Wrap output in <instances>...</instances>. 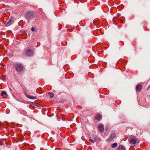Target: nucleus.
<instances>
[{"label": "nucleus", "mask_w": 150, "mask_h": 150, "mask_svg": "<svg viewBox=\"0 0 150 150\" xmlns=\"http://www.w3.org/2000/svg\"><path fill=\"white\" fill-rule=\"evenodd\" d=\"M31 30L32 31H34V28L32 27L31 28Z\"/></svg>", "instance_id": "17"}, {"label": "nucleus", "mask_w": 150, "mask_h": 150, "mask_svg": "<svg viewBox=\"0 0 150 150\" xmlns=\"http://www.w3.org/2000/svg\"><path fill=\"white\" fill-rule=\"evenodd\" d=\"M23 68V65L21 64L17 63L16 65V70L17 71H22Z\"/></svg>", "instance_id": "1"}, {"label": "nucleus", "mask_w": 150, "mask_h": 150, "mask_svg": "<svg viewBox=\"0 0 150 150\" xmlns=\"http://www.w3.org/2000/svg\"><path fill=\"white\" fill-rule=\"evenodd\" d=\"M1 95L4 98H5L7 97L8 95L5 91H3L1 93Z\"/></svg>", "instance_id": "7"}, {"label": "nucleus", "mask_w": 150, "mask_h": 150, "mask_svg": "<svg viewBox=\"0 0 150 150\" xmlns=\"http://www.w3.org/2000/svg\"><path fill=\"white\" fill-rule=\"evenodd\" d=\"M93 139H89V141L92 142L93 143H94L96 141V138L95 137H94L93 138Z\"/></svg>", "instance_id": "12"}, {"label": "nucleus", "mask_w": 150, "mask_h": 150, "mask_svg": "<svg viewBox=\"0 0 150 150\" xmlns=\"http://www.w3.org/2000/svg\"><path fill=\"white\" fill-rule=\"evenodd\" d=\"M142 86L141 85H138L136 87V89L138 91H140L142 90Z\"/></svg>", "instance_id": "8"}, {"label": "nucleus", "mask_w": 150, "mask_h": 150, "mask_svg": "<svg viewBox=\"0 0 150 150\" xmlns=\"http://www.w3.org/2000/svg\"><path fill=\"white\" fill-rule=\"evenodd\" d=\"M137 141V139L134 136H133L130 138V144H136Z\"/></svg>", "instance_id": "2"}, {"label": "nucleus", "mask_w": 150, "mask_h": 150, "mask_svg": "<svg viewBox=\"0 0 150 150\" xmlns=\"http://www.w3.org/2000/svg\"><path fill=\"white\" fill-rule=\"evenodd\" d=\"M48 94L51 98H52L54 96V94L50 92L48 93Z\"/></svg>", "instance_id": "13"}, {"label": "nucleus", "mask_w": 150, "mask_h": 150, "mask_svg": "<svg viewBox=\"0 0 150 150\" xmlns=\"http://www.w3.org/2000/svg\"><path fill=\"white\" fill-rule=\"evenodd\" d=\"M115 134L114 133H112L108 138V140L112 141L114 138L115 137Z\"/></svg>", "instance_id": "6"}, {"label": "nucleus", "mask_w": 150, "mask_h": 150, "mask_svg": "<svg viewBox=\"0 0 150 150\" xmlns=\"http://www.w3.org/2000/svg\"><path fill=\"white\" fill-rule=\"evenodd\" d=\"M25 96L28 98L30 99H37V98L35 96H32L29 94H27L26 92H25Z\"/></svg>", "instance_id": "5"}, {"label": "nucleus", "mask_w": 150, "mask_h": 150, "mask_svg": "<svg viewBox=\"0 0 150 150\" xmlns=\"http://www.w3.org/2000/svg\"><path fill=\"white\" fill-rule=\"evenodd\" d=\"M1 123L0 122V125H1Z\"/></svg>", "instance_id": "18"}, {"label": "nucleus", "mask_w": 150, "mask_h": 150, "mask_svg": "<svg viewBox=\"0 0 150 150\" xmlns=\"http://www.w3.org/2000/svg\"><path fill=\"white\" fill-rule=\"evenodd\" d=\"M33 16V13L32 12H29L26 13L25 15V17L27 19H29L30 18Z\"/></svg>", "instance_id": "3"}, {"label": "nucleus", "mask_w": 150, "mask_h": 150, "mask_svg": "<svg viewBox=\"0 0 150 150\" xmlns=\"http://www.w3.org/2000/svg\"><path fill=\"white\" fill-rule=\"evenodd\" d=\"M11 20H10L6 23V24L7 26H8V25H11Z\"/></svg>", "instance_id": "14"}, {"label": "nucleus", "mask_w": 150, "mask_h": 150, "mask_svg": "<svg viewBox=\"0 0 150 150\" xmlns=\"http://www.w3.org/2000/svg\"><path fill=\"white\" fill-rule=\"evenodd\" d=\"M118 150H125V148L124 146L121 145L118 147Z\"/></svg>", "instance_id": "11"}, {"label": "nucleus", "mask_w": 150, "mask_h": 150, "mask_svg": "<svg viewBox=\"0 0 150 150\" xmlns=\"http://www.w3.org/2000/svg\"><path fill=\"white\" fill-rule=\"evenodd\" d=\"M102 117L100 114H98L95 116V118L97 120H100Z\"/></svg>", "instance_id": "10"}, {"label": "nucleus", "mask_w": 150, "mask_h": 150, "mask_svg": "<svg viewBox=\"0 0 150 150\" xmlns=\"http://www.w3.org/2000/svg\"><path fill=\"white\" fill-rule=\"evenodd\" d=\"M99 130L100 132L103 131L104 130V126L102 125H100L98 127Z\"/></svg>", "instance_id": "9"}, {"label": "nucleus", "mask_w": 150, "mask_h": 150, "mask_svg": "<svg viewBox=\"0 0 150 150\" xmlns=\"http://www.w3.org/2000/svg\"><path fill=\"white\" fill-rule=\"evenodd\" d=\"M117 144L116 143H115L111 145V146L112 147L114 148L117 147Z\"/></svg>", "instance_id": "15"}, {"label": "nucleus", "mask_w": 150, "mask_h": 150, "mask_svg": "<svg viewBox=\"0 0 150 150\" xmlns=\"http://www.w3.org/2000/svg\"><path fill=\"white\" fill-rule=\"evenodd\" d=\"M26 53L27 55L28 56H32L34 54L33 51L30 49L27 50L26 51Z\"/></svg>", "instance_id": "4"}, {"label": "nucleus", "mask_w": 150, "mask_h": 150, "mask_svg": "<svg viewBox=\"0 0 150 150\" xmlns=\"http://www.w3.org/2000/svg\"><path fill=\"white\" fill-rule=\"evenodd\" d=\"M20 113L21 114H22L23 115H25L26 114V113L25 111H20Z\"/></svg>", "instance_id": "16"}]
</instances>
